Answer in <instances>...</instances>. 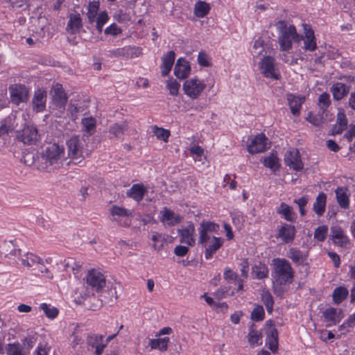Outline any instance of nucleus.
Wrapping results in <instances>:
<instances>
[{
    "mask_svg": "<svg viewBox=\"0 0 355 355\" xmlns=\"http://www.w3.org/2000/svg\"><path fill=\"white\" fill-rule=\"evenodd\" d=\"M128 129V124L125 122L114 123L110 127V132L116 138L121 139Z\"/></svg>",
    "mask_w": 355,
    "mask_h": 355,
    "instance_id": "obj_39",
    "label": "nucleus"
},
{
    "mask_svg": "<svg viewBox=\"0 0 355 355\" xmlns=\"http://www.w3.org/2000/svg\"><path fill=\"white\" fill-rule=\"evenodd\" d=\"M327 195L323 192L319 193L313 206V210L318 216H322L324 213Z\"/></svg>",
    "mask_w": 355,
    "mask_h": 355,
    "instance_id": "obj_32",
    "label": "nucleus"
},
{
    "mask_svg": "<svg viewBox=\"0 0 355 355\" xmlns=\"http://www.w3.org/2000/svg\"><path fill=\"white\" fill-rule=\"evenodd\" d=\"M142 54V49L138 46H126V53L125 57L133 58L139 57Z\"/></svg>",
    "mask_w": 355,
    "mask_h": 355,
    "instance_id": "obj_54",
    "label": "nucleus"
},
{
    "mask_svg": "<svg viewBox=\"0 0 355 355\" xmlns=\"http://www.w3.org/2000/svg\"><path fill=\"white\" fill-rule=\"evenodd\" d=\"M209 5L205 1H198L195 4L194 14L197 17H205L209 13Z\"/></svg>",
    "mask_w": 355,
    "mask_h": 355,
    "instance_id": "obj_38",
    "label": "nucleus"
},
{
    "mask_svg": "<svg viewBox=\"0 0 355 355\" xmlns=\"http://www.w3.org/2000/svg\"><path fill=\"white\" fill-rule=\"evenodd\" d=\"M262 73L266 78L278 80L279 74L275 71V59L271 56L264 57L259 63Z\"/></svg>",
    "mask_w": 355,
    "mask_h": 355,
    "instance_id": "obj_12",
    "label": "nucleus"
},
{
    "mask_svg": "<svg viewBox=\"0 0 355 355\" xmlns=\"http://www.w3.org/2000/svg\"><path fill=\"white\" fill-rule=\"evenodd\" d=\"M347 119L344 112L340 110L337 114L336 124L332 129L333 135H338L345 130L347 127Z\"/></svg>",
    "mask_w": 355,
    "mask_h": 355,
    "instance_id": "obj_31",
    "label": "nucleus"
},
{
    "mask_svg": "<svg viewBox=\"0 0 355 355\" xmlns=\"http://www.w3.org/2000/svg\"><path fill=\"white\" fill-rule=\"evenodd\" d=\"M304 34L301 40L304 41V49L306 51H313L317 48L316 39L313 31L307 25H304Z\"/></svg>",
    "mask_w": 355,
    "mask_h": 355,
    "instance_id": "obj_17",
    "label": "nucleus"
},
{
    "mask_svg": "<svg viewBox=\"0 0 355 355\" xmlns=\"http://www.w3.org/2000/svg\"><path fill=\"white\" fill-rule=\"evenodd\" d=\"M64 155L62 146L55 143L49 145L41 155L42 167L48 171L60 168L66 160Z\"/></svg>",
    "mask_w": 355,
    "mask_h": 355,
    "instance_id": "obj_1",
    "label": "nucleus"
},
{
    "mask_svg": "<svg viewBox=\"0 0 355 355\" xmlns=\"http://www.w3.org/2000/svg\"><path fill=\"white\" fill-rule=\"evenodd\" d=\"M166 87L172 96H178L180 84L175 79L170 78L166 81Z\"/></svg>",
    "mask_w": 355,
    "mask_h": 355,
    "instance_id": "obj_49",
    "label": "nucleus"
},
{
    "mask_svg": "<svg viewBox=\"0 0 355 355\" xmlns=\"http://www.w3.org/2000/svg\"><path fill=\"white\" fill-rule=\"evenodd\" d=\"M175 59V53L173 51H170L162 58V76H166L170 73Z\"/></svg>",
    "mask_w": 355,
    "mask_h": 355,
    "instance_id": "obj_23",
    "label": "nucleus"
},
{
    "mask_svg": "<svg viewBox=\"0 0 355 355\" xmlns=\"http://www.w3.org/2000/svg\"><path fill=\"white\" fill-rule=\"evenodd\" d=\"M211 242L209 245L206 243L205 250V257L206 259H210L213 255L222 247L223 239L220 237L212 236Z\"/></svg>",
    "mask_w": 355,
    "mask_h": 355,
    "instance_id": "obj_22",
    "label": "nucleus"
},
{
    "mask_svg": "<svg viewBox=\"0 0 355 355\" xmlns=\"http://www.w3.org/2000/svg\"><path fill=\"white\" fill-rule=\"evenodd\" d=\"M159 220L164 225L172 227L180 223L182 220V217L179 214H175L173 211L168 208L164 207L160 211Z\"/></svg>",
    "mask_w": 355,
    "mask_h": 355,
    "instance_id": "obj_14",
    "label": "nucleus"
},
{
    "mask_svg": "<svg viewBox=\"0 0 355 355\" xmlns=\"http://www.w3.org/2000/svg\"><path fill=\"white\" fill-rule=\"evenodd\" d=\"M8 355H25L22 353L21 346L19 343L8 344L7 347Z\"/></svg>",
    "mask_w": 355,
    "mask_h": 355,
    "instance_id": "obj_55",
    "label": "nucleus"
},
{
    "mask_svg": "<svg viewBox=\"0 0 355 355\" xmlns=\"http://www.w3.org/2000/svg\"><path fill=\"white\" fill-rule=\"evenodd\" d=\"M69 21L66 30L71 34H76L80 31L83 27V21L79 13H71L69 15Z\"/></svg>",
    "mask_w": 355,
    "mask_h": 355,
    "instance_id": "obj_21",
    "label": "nucleus"
},
{
    "mask_svg": "<svg viewBox=\"0 0 355 355\" xmlns=\"http://www.w3.org/2000/svg\"><path fill=\"white\" fill-rule=\"evenodd\" d=\"M114 17L119 23H125L130 20V15L121 10L117 11Z\"/></svg>",
    "mask_w": 355,
    "mask_h": 355,
    "instance_id": "obj_60",
    "label": "nucleus"
},
{
    "mask_svg": "<svg viewBox=\"0 0 355 355\" xmlns=\"http://www.w3.org/2000/svg\"><path fill=\"white\" fill-rule=\"evenodd\" d=\"M322 316L326 322H329L327 326L331 327L339 323L344 318V313L341 309L329 307L322 312Z\"/></svg>",
    "mask_w": 355,
    "mask_h": 355,
    "instance_id": "obj_16",
    "label": "nucleus"
},
{
    "mask_svg": "<svg viewBox=\"0 0 355 355\" xmlns=\"http://www.w3.org/2000/svg\"><path fill=\"white\" fill-rule=\"evenodd\" d=\"M99 6V2L96 1L89 2L87 6V17L90 24H93L95 21L96 18L98 17L97 14Z\"/></svg>",
    "mask_w": 355,
    "mask_h": 355,
    "instance_id": "obj_37",
    "label": "nucleus"
},
{
    "mask_svg": "<svg viewBox=\"0 0 355 355\" xmlns=\"http://www.w3.org/2000/svg\"><path fill=\"white\" fill-rule=\"evenodd\" d=\"M266 345L268 348L275 352L278 349V332L275 328L270 329L266 338Z\"/></svg>",
    "mask_w": 355,
    "mask_h": 355,
    "instance_id": "obj_34",
    "label": "nucleus"
},
{
    "mask_svg": "<svg viewBox=\"0 0 355 355\" xmlns=\"http://www.w3.org/2000/svg\"><path fill=\"white\" fill-rule=\"evenodd\" d=\"M277 28L279 29V44L282 51H286L292 48L293 40L299 42L302 39V35L297 33L295 26H287L284 21H279Z\"/></svg>",
    "mask_w": 355,
    "mask_h": 355,
    "instance_id": "obj_4",
    "label": "nucleus"
},
{
    "mask_svg": "<svg viewBox=\"0 0 355 355\" xmlns=\"http://www.w3.org/2000/svg\"><path fill=\"white\" fill-rule=\"evenodd\" d=\"M82 125L84 130L89 134H92V132L94 130L96 125V121L93 117L84 118L82 120Z\"/></svg>",
    "mask_w": 355,
    "mask_h": 355,
    "instance_id": "obj_47",
    "label": "nucleus"
},
{
    "mask_svg": "<svg viewBox=\"0 0 355 355\" xmlns=\"http://www.w3.org/2000/svg\"><path fill=\"white\" fill-rule=\"evenodd\" d=\"M248 338V342L251 345H254L259 343V340L261 338V335L257 330L254 329L252 327H250Z\"/></svg>",
    "mask_w": 355,
    "mask_h": 355,
    "instance_id": "obj_56",
    "label": "nucleus"
},
{
    "mask_svg": "<svg viewBox=\"0 0 355 355\" xmlns=\"http://www.w3.org/2000/svg\"><path fill=\"white\" fill-rule=\"evenodd\" d=\"M330 91L332 93L334 98L336 101H339L348 94L349 86L343 83L338 82L333 84Z\"/></svg>",
    "mask_w": 355,
    "mask_h": 355,
    "instance_id": "obj_26",
    "label": "nucleus"
},
{
    "mask_svg": "<svg viewBox=\"0 0 355 355\" xmlns=\"http://www.w3.org/2000/svg\"><path fill=\"white\" fill-rule=\"evenodd\" d=\"M191 72L189 62L184 58H180L177 60L174 69L175 76L180 79H184L189 76Z\"/></svg>",
    "mask_w": 355,
    "mask_h": 355,
    "instance_id": "obj_19",
    "label": "nucleus"
},
{
    "mask_svg": "<svg viewBox=\"0 0 355 355\" xmlns=\"http://www.w3.org/2000/svg\"><path fill=\"white\" fill-rule=\"evenodd\" d=\"M179 235L180 236V241L184 243L189 246H193L196 243L193 235L195 234V227L192 223L188 224L187 227L182 229H178Z\"/></svg>",
    "mask_w": 355,
    "mask_h": 355,
    "instance_id": "obj_18",
    "label": "nucleus"
},
{
    "mask_svg": "<svg viewBox=\"0 0 355 355\" xmlns=\"http://www.w3.org/2000/svg\"><path fill=\"white\" fill-rule=\"evenodd\" d=\"M238 274L232 271L230 268H226L224 271V278L226 280H236L238 279Z\"/></svg>",
    "mask_w": 355,
    "mask_h": 355,
    "instance_id": "obj_64",
    "label": "nucleus"
},
{
    "mask_svg": "<svg viewBox=\"0 0 355 355\" xmlns=\"http://www.w3.org/2000/svg\"><path fill=\"white\" fill-rule=\"evenodd\" d=\"M168 342V337L157 339H151L150 340L149 345L152 349H159V350L164 352L167 350Z\"/></svg>",
    "mask_w": 355,
    "mask_h": 355,
    "instance_id": "obj_40",
    "label": "nucleus"
},
{
    "mask_svg": "<svg viewBox=\"0 0 355 355\" xmlns=\"http://www.w3.org/2000/svg\"><path fill=\"white\" fill-rule=\"evenodd\" d=\"M155 134L157 139L167 141L170 136V132L162 128H157Z\"/></svg>",
    "mask_w": 355,
    "mask_h": 355,
    "instance_id": "obj_59",
    "label": "nucleus"
},
{
    "mask_svg": "<svg viewBox=\"0 0 355 355\" xmlns=\"http://www.w3.org/2000/svg\"><path fill=\"white\" fill-rule=\"evenodd\" d=\"M47 93L42 89L39 88L34 92L32 98L33 110L35 112H42L46 109Z\"/></svg>",
    "mask_w": 355,
    "mask_h": 355,
    "instance_id": "obj_13",
    "label": "nucleus"
},
{
    "mask_svg": "<svg viewBox=\"0 0 355 355\" xmlns=\"http://www.w3.org/2000/svg\"><path fill=\"white\" fill-rule=\"evenodd\" d=\"M284 162L286 166L296 171H300L304 168V164L301 160L300 154L297 149H293L286 152Z\"/></svg>",
    "mask_w": 355,
    "mask_h": 355,
    "instance_id": "obj_11",
    "label": "nucleus"
},
{
    "mask_svg": "<svg viewBox=\"0 0 355 355\" xmlns=\"http://www.w3.org/2000/svg\"><path fill=\"white\" fill-rule=\"evenodd\" d=\"M198 63L200 66L207 67L211 65L208 56L205 51H200L198 55Z\"/></svg>",
    "mask_w": 355,
    "mask_h": 355,
    "instance_id": "obj_58",
    "label": "nucleus"
},
{
    "mask_svg": "<svg viewBox=\"0 0 355 355\" xmlns=\"http://www.w3.org/2000/svg\"><path fill=\"white\" fill-rule=\"evenodd\" d=\"M21 263L28 267H31L36 263L43 265L42 260L33 253H27L25 258L21 259Z\"/></svg>",
    "mask_w": 355,
    "mask_h": 355,
    "instance_id": "obj_42",
    "label": "nucleus"
},
{
    "mask_svg": "<svg viewBox=\"0 0 355 355\" xmlns=\"http://www.w3.org/2000/svg\"><path fill=\"white\" fill-rule=\"evenodd\" d=\"M39 137L37 129L33 125H26L17 132V138L26 145L35 144Z\"/></svg>",
    "mask_w": 355,
    "mask_h": 355,
    "instance_id": "obj_9",
    "label": "nucleus"
},
{
    "mask_svg": "<svg viewBox=\"0 0 355 355\" xmlns=\"http://www.w3.org/2000/svg\"><path fill=\"white\" fill-rule=\"evenodd\" d=\"M40 309H42L46 316L49 319H54L58 315V309L54 306H51L50 305L42 303L40 306Z\"/></svg>",
    "mask_w": 355,
    "mask_h": 355,
    "instance_id": "obj_44",
    "label": "nucleus"
},
{
    "mask_svg": "<svg viewBox=\"0 0 355 355\" xmlns=\"http://www.w3.org/2000/svg\"><path fill=\"white\" fill-rule=\"evenodd\" d=\"M264 310L262 306L257 305L251 313V319L256 322H259L264 318Z\"/></svg>",
    "mask_w": 355,
    "mask_h": 355,
    "instance_id": "obj_50",
    "label": "nucleus"
},
{
    "mask_svg": "<svg viewBox=\"0 0 355 355\" xmlns=\"http://www.w3.org/2000/svg\"><path fill=\"white\" fill-rule=\"evenodd\" d=\"M330 236L332 241L340 247L346 245L349 241L348 238L344 234L343 230L340 227H331Z\"/></svg>",
    "mask_w": 355,
    "mask_h": 355,
    "instance_id": "obj_27",
    "label": "nucleus"
},
{
    "mask_svg": "<svg viewBox=\"0 0 355 355\" xmlns=\"http://www.w3.org/2000/svg\"><path fill=\"white\" fill-rule=\"evenodd\" d=\"M328 232L327 225H321L318 227L314 232V239L318 241H323L326 239Z\"/></svg>",
    "mask_w": 355,
    "mask_h": 355,
    "instance_id": "obj_52",
    "label": "nucleus"
},
{
    "mask_svg": "<svg viewBox=\"0 0 355 355\" xmlns=\"http://www.w3.org/2000/svg\"><path fill=\"white\" fill-rule=\"evenodd\" d=\"M287 257L297 266L306 264L307 255L299 249L295 248H290Z\"/></svg>",
    "mask_w": 355,
    "mask_h": 355,
    "instance_id": "obj_28",
    "label": "nucleus"
},
{
    "mask_svg": "<svg viewBox=\"0 0 355 355\" xmlns=\"http://www.w3.org/2000/svg\"><path fill=\"white\" fill-rule=\"evenodd\" d=\"M205 88L206 84L196 77L185 80L182 85L184 94L191 99L198 98Z\"/></svg>",
    "mask_w": 355,
    "mask_h": 355,
    "instance_id": "obj_5",
    "label": "nucleus"
},
{
    "mask_svg": "<svg viewBox=\"0 0 355 355\" xmlns=\"http://www.w3.org/2000/svg\"><path fill=\"white\" fill-rule=\"evenodd\" d=\"M336 197L339 206L345 209L349 207V193L347 187H339L336 191Z\"/></svg>",
    "mask_w": 355,
    "mask_h": 355,
    "instance_id": "obj_24",
    "label": "nucleus"
},
{
    "mask_svg": "<svg viewBox=\"0 0 355 355\" xmlns=\"http://www.w3.org/2000/svg\"><path fill=\"white\" fill-rule=\"evenodd\" d=\"M295 233V226L285 223L279 229L277 237L280 238L284 243H288L294 240Z\"/></svg>",
    "mask_w": 355,
    "mask_h": 355,
    "instance_id": "obj_20",
    "label": "nucleus"
},
{
    "mask_svg": "<svg viewBox=\"0 0 355 355\" xmlns=\"http://www.w3.org/2000/svg\"><path fill=\"white\" fill-rule=\"evenodd\" d=\"M293 202L297 205L300 215L302 216H305L306 210L304 207L308 203V198L306 196H302L300 198L295 199Z\"/></svg>",
    "mask_w": 355,
    "mask_h": 355,
    "instance_id": "obj_57",
    "label": "nucleus"
},
{
    "mask_svg": "<svg viewBox=\"0 0 355 355\" xmlns=\"http://www.w3.org/2000/svg\"><path fill=\"white\" fill-rule=\"evenodd\" d=\"M261 162L264 166L269 168L272 171H276L280 168L278 158L274 153H270V155L261 159Z\"/></svg>",
    "mask_w": 355,
    "mask_h": 355,
    "instance_id": "obj_35",
    "label": "nucleus"
},
{
    "mask_svg": "<svg viewBox=\"0 0 355 355\" xmlns=\"http://www.w3.org/2000/svg\"><path fill=\"white\" fill-rule=\"evenodd\" d=\"M349 295V291L344 286L336 287L332 293L333 301L336 304H340Z\"/></svg>",
    "mask_w": 355,
    "mask_h": 355,
    "instance_id": "obj_36",
    "label": "nucleus"
},
{
    "mask_svg": "<svg viewBox=\"0 0 355 355\" xmlns=\"http://www.w3.org/2000/svg\"><path fill=\"white\" fill-rule=\"evenodd\" d=\"M268 268L267 266L262 263L259 262L258 264L252 267V275L254 279H263L268 276Z\"/></svg>",
    "mask_w": 355,
    "mask_h": 355,
    "instance_id": "obj_33",
    "label": "nucleus"
},
{
    "mask_svg": "<svg viewBox=\"0 0 355 355\" xmlns=\"http://www.w3.org/2000/svg\"><path fill=\"white\" fill-rule=\"evenodd\" d=\"M122 31H123L121 28H120L116 24L113 23L104 30V34L106 35L116 37L121 35Z\"/></svg>",
    "mask_w": 355,
    "mask_h": 355,
    "instance_id": "obj_51",
    "label": "nucleus"
},
{
    "mask_svg": "<svg viewBox=\"0 0 355 355\" xmlns=\"http://www.w3.org/2000/svg\"><path fill=\"white\" fill-rule=\"evenodd\" d=\"M330 104V96L328 93L324 92L319 96L318 105L322 114L325 113Z\"/></svg>",
    "mask_w": 355,
    "mask_h": 355,
    "instance_id": "obj_43",
    "label": "nucleus"
},
{
    "mask_svg": "<svg viewBox=\"0 0 355 355\" xmlns=\"http://www.w3.org/2000/svg\"><path fill=\"white\" fill-rule=\"evenodd\" d=\"M53 103L60 109H64L67 102V96L62 85L56 83L53 85L50 92Z\"/></svg>",
    "mask_w": 355,
    "mask_h": 355,
    "instance_id": "obj_10",
    "label": "nucleus"
},
{
    "mask_svg": "<svg viewBox=\"0 0 355 355\" xmlns=\"http://www.w3.org/2000/svg\"><path fill=\"white\" fill-rule=\"evenodd\" d=\"M10 101L18 105L20 103H26L29 98L28 89L24 85L15 84L9 87Z\"/></svg>",
    "mask_w": 355,
    "mask_h": 355,
    "instance_id": "obj_8",
    "label": "nucleus"
},
{
    "mask_svg": "<svg viewBox=\"0 0 355 355\" xmlns=\"http://www.w3.org/2000/svg\"><path fill=\"white\" fill-rule=\"evenodd\" d=\"M146 189L143 184H135L132 187L127 191V196L134 199L137 202H140L143 200Z\"/></svg>",
    "mask_w": 355,
    "mask_h": 355,
    "instance_id": "obj_30",
    "label": "nucleus"
},
{
    "mask_svg": "<svg viewBox=\"0 0 355 355\" xmlns=\"http://www.w3.org/2000/svg\"><path fill=\"white\" fill-rule=\"evenodd\" d=\"M304 98L289 94L287 95V101L291 113L295 116L300 115L302 105Z\"/></svg>",
    "mask_w": 355,
    "mask_h": 355,
    "instance_id": "obj_29",
    "label": "nucleus"
},
{
    "mask_svg": "<svg viewBox=\"0 0 355 355\" xmlns=\"http://www.w3.org/2000/svg\"><path fill=\"white\" fill-rule=\"evenodd\" d=\"M12 130L13 128L11 125H8L6 121H2L1 125H0V137H6Z\"/></svg>",
    "mask_w": 355,
    "mask_h": 355,
    "instance_id": "obj_61",
    "label": "nucleus"
},
{
    "mask_svg": "<svg viewBox=\"0 0 355 355\" xmlns=\"http://www.w3.org/2000/svg\"><path fill=\"white\" fill-rule=\"evenodd\" d=\"M266 141L263 133L257 135L248 146V151L252 155L264 152L267 149Z\"/></svg>",
    "mask_w": 355,
    "mask_h": 355,
    "instance_id": "obj_15",
    "label": "nucleus"
},
{
    "mask_svg": "<svg viewBox=\"0 0 355 355\" xmlns=\"http://www.w3.org/2000/svg\"><path fill=\"white\" fill-rule=\"evenodd\" d=\"M87 288H90L92 291L99 292L106 284L104 275L99 270L92 269L88 271L86 276Z\"/></svg>",
    "mask_w": 355,
    "mask_h": 355,
    "instance_id": "obj_6",
    "label": "nucleus"
},
{
    "mask_svg": "<svg viewBox=\"0 0 355 355\" xmlns=\"http://www.w3.org/2000/svg\"><path fill=\"white\" fill-rule=\"evenodd\" d=\"M110 213L112 216H132V211L128 210L124 207L113 205L110 209Z\"/></svg>",
    "mask_w": 355,
    "mask_h": 355,
    "instance_id": "obj_48",
    "label": "nucleus"
},
{
    "mask_svg": "<svg viewBox=\"0 0 355 355\" xmlns=\"http://www.w3.org/2000/svg\"><path fill=\"white\" fill-rule=\"evenodd\" d=\"M240 266H241V275L245 279H247L248 277V268H249V263H248V259H241Z\"/></svg>",
    "mask_w": 355,
    "mask_h": 355,
    "instance_id": "obj_62",
    "label": "nucleus"
},
{
    "mask_svg": "<svg viewBox=\"0 0 355 355\" xmlns=\"http://www.w3.org/2000/svg\"><path fill=\"white\" fill-rule=\"evenodd\" d=\"M109 20V16L106 11L101 12L96 18V28L98 33H101L103 26Z\"/></svg>",
    "mask_w": 355,
    "mask_h": 355,
    "instance_id": "obj_45",
    "label": "nucleus"
},
{
    "mask_svg": "<svg viewBox=\"0 0 355 355\" xmlns=\"http://www.w3.org/2000/svg\"><path fill=\"white\" fill-rule=\"evenodd\" d=\"M277 213L288 222H295L297 219V214L293 211L292 207L284 202H282L277 208Z\"/></svg>",
    "mask_w": 355,
    "mask_h": 355,
    "instance_id": "obj_25",
    "label": "nucleus"
},
{
    "mask_svg": "<svg viewBox=\"0 0 355 355\" xmlns=\"http://www.w3.org/2000/svg\"><path fill=\"white\" fill-rule=\"evenodd\" d=\"M189 249L187 246L177 245L174 249V253L178 257H184L189 252Z\"/></svg>",
    "mask_w": 355,
    "mask_h": 355,
    "instance_id": "obj_63",
    "label": "nucleus"
},
{
    "mask_svg": "<svg viewBox=\"0 0 355 355\" xmlns=\"http://www.w3.org/2000/svg\"><path fill=\"white\" fill-rule=\"evenodd\" d=\"M68 156L73 164L80 163L90 155V151L85 148V141L80 136H73L67 141Z\"/></svg>",
    "mask_w": 355,
    "mask_h": 355,
    "instance_id": "obj_3",
    "label": "nucleus"
},
{
    "mask_svg": "<svg viewBox=\"0 0 355 355\" xmlns=\"http://www.w3.org/2000/svg\"><path fill=\"white\" fill-rule=\"evenodd\" d=\"M323 114L320 110L318 114L310 112L306 117V120L315 126H320L324 122Z\"/></svg>",
    "mask_w": 355,
    "mask_h": 355,
    "instance_id": "obj_46",
    "label": "nucleus"
},
{
    "mask_svg": "<svg viewBox=\"0 0 355 355\" xmlns=\"http://www.w3.org/2000/svg\"><path fill=\"white\" fill-rule=\"evenodd\" d=\"M261 300L264 304L267 311L271 313L273 311L274 299L268 291H264L261 294Z\"/></svg>",
    "mask_w": 355,
    "mask_h": 355,
    "instance_id": "obj_41",
    "label": "nucleus"
},
{
    "mask_svg": "<svg viewBox=\"0 0 355 355\" xmlns=\"http://www.w3.org/2000/svg\"><path fill=\"white\" fill-rule=\"evenodd\" d=\"M220 226L218 224L210 220H202L198 227V244L206 246L207 242L211 238L209 234L216 233L218 232Z\"/></svg>",
    "mask_w": 355,
    "mask_h": 355,
    "instance_id": "obj_7",
    "label": "nucleus"
},
{
    "mask_svg": "<svg viewBox=\"0 0 355 355\" xmlns=\"http://www.w3.org/2000/svg\"><path fill=\"white\" fill-rule=\"evenodd\" d=\"M103 335H90L87 338V343L92 347H94L103 343Z\"/></svg>",
    "mask_w": 355,
    "mask_h": 355,
    "instance_id": "obj_53",
    "label": "nucleus"
},
{
    "mask_svg": "<svg viewBox=\"0 0 355 355\" xmlns=\"http://www.w3.org/2000/svg\"><path fill=\"white\" fill-rule=\"evenodd\" d=\"M271 276L278 285L291 284L293 281L295 271L290 262L284 258L272 259Z\"/></svg>",
    "mask_w": 355,
    "mask_h": 355,
    "instance_id": "obj_2",
    "label": "nucleus"
}]
</instances>
